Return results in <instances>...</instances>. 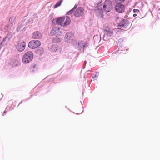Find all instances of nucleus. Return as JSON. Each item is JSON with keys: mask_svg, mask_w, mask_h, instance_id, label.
Segmentation results:
<instances>
[{"mask_svg": "<svg viewBox=\"0 0 160 160\" xmlns=\"http://www.w3.org/2000/svg\"><path fill=\"white\" fill-rule=\"evenodd\" d=\"M54 21L56 22V24L62 27H65L70 24L71 20L69 17L67 16L53 19L52 21L53 23Z\"/></svg>", "mask_w": 160, "mask_h": 160, "instance_id": "1", "label": "nucleus"}, {"mask_svg": "<svg viewBox=\"0 0 160 160\" xmlns=\"http://www.w3.org/2000/svg\"><path fill=\"white\" fill-rule=\"evenodd\" d=\"M33 58L32 53L30 51L28 52L23 55L22 58V62L25 64L29 63L32 60Z\"/></svg>", "mask_w": 160, "mask_h": 160, "instance_id": "2", "label": "nucleus"}, {"mask_svg": "<svg viewBox=\"0 0 160 160\" xmlns=\"http://www.w3.org/2000/svg\"><path fill=\"white\" fill-rule=\"evenodd\" d=\"M62 30L57 27L52 28L50 32V34L52 36L57 37L61 35Z\"/></svg>", "mask_w": 160, "mask_h": 160, "instance_id": "3", "label": "nucleus"}, {"mask_svg": "<svg viewBox=\"0 0 160 160\" xmlns=\"http://www.w3.org/2000/svg\"><path fill=\"white\" fill-rule=\"evenodd\" d=\"M112 7V2L110 0H106L103 6L104 10L107 12H109L111 10Z\"/></svg>", "mask_w": 160, "mask_h": 160, "instance_id": "4", "label": "nucleus"}, {"mask_svg": "<svg viewBox=\"0 0 160 160\" xmlns=\"http://www.w3.org/2000/svg\"><path fill=\"white\" fill-rule=\"evenodd\" d=\"M41 45L40 42L38 40H33L30 42L28 47L31 49H34L39 46Z\"/></svg>", "mask_w": 160, "mask_h": 160, "instance_id": "5", "label": "nucleus"}, {"mask_svg": "<svg viewBox=\"0 0 160 160\" xmlns=\"http://www.w3.org/2000/svg\"><path fill=\"white\" fill-rule=\"evenodd\" d=\"M114 29H110L108 28H107L104 31V36L103 39L105 40V39H107L106 38V36L107 37H111L113 35Z\"/></svg>", "mask_w": 160, "mask_h": 160, "instance_id": "6", "label": "nucleus"}, {"mask_svg": "<svg viewBox=\"0 0 160 160\" xmlns=\"http://www.w3.org/2000/svg\"><path fill=\"white\" fill-rule=\"evenodd\" d=\"M26 47V43L24 41H19L16 45V49L19 52H22Z\"/></svg>", "mask_w": 160, "mask_h": 160, "instance_id": "7", "label": "nucleus"}, {"mask_svg": "<svg viewBox=\"0 0 160 160\" xmlns=\"http://www.w3.org/2000/svg\"><path fill=\"white\" fill-rule=\"evenodd\" d=\"M118 26L122 29H126L129 24V22L126 20L121 19L118 23Z\"/></svg>", "mask_w": 160, "mask_h": 160, "instance_id": "8", "label": "nucleus"}, {"mask_svg": "<svg viewBox=\"0 0 160 160\" xmlns=\"http://www.w3.org/2000/svg\"><path fill=\"white\" fill-rule=\"evenodd\" d=\"M31 20L30 19H29V21L24 20L22 22H20L17 28V30L18 32L21 30V28H22L23 29L26 28L27 27V24L30 21L31 22Z\"/></svg>", "mask_w": 160, "mask_h": 160, "instance_id": "9", "label": "nucleus"}, {"mask_svg": "<svg viewBox=\"0 0 160 160\" xmlns=\"http://www.w3.org/2000/svg\"><path fill=\"white\" fill-rule=\"evenodd\" d=\"M74 35L69 32L66 33L64 37L65 41L67 43H70L73 40Z\"/></svg>", "mask_w": 160, "mask_h": 160, "instance_id": "10", "label": "nucleus"}, {"mask_svg": "<svg viewBox=\"0 0 160 160\" xmlns=\"http://www.w3.org/2000/svg\"><path fill=\"white\" fill-rule=\"evenodd\" d=\"M115 10L117 12L122 13L124 11L125 8L124 6L121 3H117L115 6Z\"/></svg>", "mask_w": 160, "mask_h": 160, "instance_id": "11", "label": "nucleus"}, {"mask_svg": "<svg viewBox=\"0 0 160 160\" xmlns=\"http://www.w3.org/2000/svg\"><path fill=\"white\" fill-rule=\"evenodd\" d=\"M84 13V9L82 7H79L74 11V15L76 17H80L83 15Z\"/></svg>", "mask_w": 160, "mask_h": 160, "instance_id": "12", "label": "nucleus"}, {"mask_svg": "<svg viewBox=\"0 0 160 160\" xmlns=\"http://www.w3.org/2000/svg\"><path fill=\"white\" fill-rule=\"evenodd\" d=\"M87 46L86 42L82 41H79L78 43H76L74 45L75 48H77L78 49H80Z\"/></svg>", "mask_w": 160, "mask_h": 160, "instance_id": "13", "label": "nucleus"}, {"mask_svg": "<svg viewBox=\"0 0 160 160\" xmlns=\"http://www.w3.org/2000/svg\"><path fill=\"white\" fill-rule=\"evenodd\" d=\"M32 36L33 38L38 39L42 37V34L40 32L36 31L32 33Z\"/></svg>", "mask_w": 160, "mask_h": 160, "instance_id": "14", "label": "nucleus"}, {"mask_svg": "<svg viewBox=\"0 0 160 160\" xmlns=\"http://www.w3.org/2000/svg\"><path fill=\"white\" fill-rule=\"evenodd\" d=\"M95 12L97 15L102 17V10L101 7H98L95 9Z\"/></svg>", "mask_w": 160, "mask_h": 160, "instance_id": "15", "label": "nucleus"}, {"mask_svg": "<svg viewBox=\"0 0 160 160\" xmlns=\"http://www.w3.org/2000/svg\"><path fill=\"white\" fill-rule=\"evenodd\" d=\"M48 48L52 52H56L58 50V48L57 45L54 44L51 46L49 45Z\"/></svg>", "mask_w": 160, "mask_h": 160, "instance_id": "16", "label": "nucleus"}, {"mask_svg": "<svg viewBox=\"0 0 160 160\" xmlns=\"http://www.w3.org/2000/svg\"><path fill=\"white\" fill-rule=\"evenodd\" d=\"M15 17H11L9 19L8 22V25L11 26L13 25L15 23Z\"/></svg>", "mask_w": 160, "mask_h": 160, "instance_id": "17", "label": "nucleus"}, {"mask_svg": "<svg viewBox=\"0 0 160 160\" xmlns=\"http://www.w3.org/2000/svg\"><path fill=\"white\" fill-rule=\"evenodd\" d=\"M62 2V0H61L59 1H58L57 2L56 4L53 6V7L54 8H57L58 7L60 6L61 4V3Z\"/></svg>", "mask_w": 160, "mask_h": 160, "instance_id": "18", "label": "nucleus"}, {"mask_svg": "<svg viewBox=\"0 0 160 160\" xmlns=\"http://www.w3.org/2000/svg\"><path fill=\"white\" fill-rule=\"evenodd\" d=\"M74 11L72 9L71 10H69L68 12L67 13V14L68 15H70L73 12H74Z\"/></svg>", "mask_w": 160, "mask_h": 160, "instance_id": "19", "label": "nucleus"}, {"mask_svg": "<svg viewBox=\"0 0 160 160\" xmlns=\"http://www.w3.org/2000/svg\"><path fill=\"white\" fill-rule=\"evenodd\" d=\"M98 72L96 73L95 74V75L94 76L92 77V78L95 80L97 79V78H98Z\"/></svg>", "mask_w": 160, "mask_h": 160, "instance_id": "20", "label": "nucleus"}, {"mask_svg": "<svg viewBox=\"0 0 160 160\" xmlns=\"http://www.w3.org/2000/svg\"><path fill=\"white\" fill-rule=\"evenodd\" d=\"M125 0H116L117 2H123Z\"/></svg>", "mask_w": 160, "mask_h": 160, "instance_id": "21", "label": "nucleus"}, {"mask_svg": "<svg viewBox=\"0 0 160 160\" xmlns=\"http://www.w3.org/2000/svg\"><path fill=\"white\" fill-rule=\"evenodd\" d=\"M133 12L134 13H136L139 12V10L137 9H134L133 10Z\"/></svg>", "mask_w": 160, "mask_h": 160, "instance_id": "22", "label": "nucleus"}, {"mask_svg": "<svg viewBox=\"0 0 160 160\" xmlns=\"http://www.w3.org/2000/svg\"><path fill=\"white\" fill-rule=\"evenodd\" d=\"M78 5L77 4H75L74 6V7L72 8L74 11H75V9H76L77 8Z\"/></svg>", "mask_w": 160, "mask_h": 160, "instance_id": "23", "label": "nucleus"}, {"mask_svg": "<svg viewBox=\"0 0 160 160\" xmlns=\"http://www.w3.org/2000/svg\"><path fill=\"white\" fill-rule=\"evenodd\" d=\"M137 16V14H133V16L135 17H136Z\"/></svg>", "mask_w": 160, "mask_h": 160, "instance_id": "24", "label": "nucleus"}, {"mask_svg": "<svg viewBox=\"0 0 160 160\" xmlns=\"http://www.w3.org/2000/svg\"><path fill=\"white\" fill-rule=\"evenodd\" d=\"M5 112H6V111H5L4 112V113H3V114H2V115L3 116L4 115V113H5Z\"/></svg>", "mask_w": 160, "mask_h": 160, "instance_id": "25", "label": "nucleus"}, {"mask_svg": "<svg viewBox=\"0 0 160 160\" xmlns=\"http://www.w3.org/2000/svg\"><path fill=\"white\" fill-rule=\"evenodd\" d=\"M71 58V57H69V56L67 57V58Z\"/></svg>", "mask_w": 160, "mask_h": 160, "instance_id": "26", "label": "nucleus"}, {"mask_svg": "<svg viewBox=\"0 0 160 160\" xmlns=\"http://www.w3.org/2000/svg\"><path fill=\"white\" fill-rule=\"evenodd\" d=\"M22 102H20L19 104H21V103H22Z\"/></svg>", "mask_w": 160, "mask_h": 160, "instance_id": "27", "label": "nucleus"}, {"mask_svg": "<svg viewBox=\"0 0 160 160\" xmlns=\"http://www.w3.org/2000/svg\"><path fill=\"white\" fill-rule=\"evenodd\" d=\"M159 10H160V8L159 9Z\"/></svg>", "mask_w": 160, "mask_h": 160, "instance_id": "28", "label": "nucleus"}]
</instances>
